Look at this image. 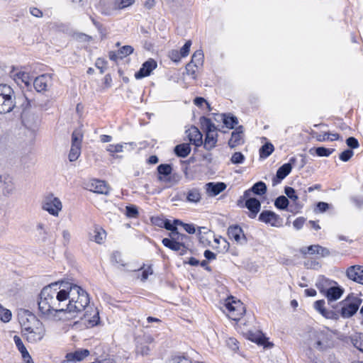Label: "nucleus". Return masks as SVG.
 <instances>
[{
    "label": "nucleus",
    "mask_w": 363,
    "mask_h": 363,
    "mask_svg": "<svg viewBox=\"0 0 363 363\" xmlns=\"http://www.w3.org/2000/svg\"><path fill=\"white\" fill-rule=\"evenodd\" d=\"M62 208V202L58 198L54 196L53 194L45 196L42 203V208L54 216H58Z\"/></svg>",
    "instance_id": "8"
},
{
    "label": "nucleus",
    "mask_w": 363,
    "mask_h": 363,
    "mask_svg": "<svg viewBox=\"0 0 363 363\" xmlns=\"http://www.w3.org/2000/svg\"><path fill=\"white\" fill-rule=\"evenodd\" d=\"M0 160L13 166L18 163L26 166L29 156L23 152L22 145L12 138L4 136L0 138Z\"/></svg>",
    "instance_id": "2"
},
{
    "label": "nucleus",
    "mask_w": 363,
    "mask_h": 363,
    "mask_svg": "<svg viewBox=\"0 0 363 363\" xmlns=\"http://www.w3.org/2000/svg\"><path fill=\"white\" fill-rule=\"evenodd\" d=\"M242 200H245V207H246L250 211L249 216L251 218H255L261 208L260 201L255 197H252L251 196L248 197L241 196L240 200L238 201V204L240 205V203L242 202Z\"/></svg>",
    "instance_id": "12"
},
{
    "label": "nucleus",
    "mask_w": 363,
    "mask_h": 363,
    "mask_svg": "<svg viewBox=\"0 0 363 363\" xmlns=\"http://www.w3.org/2000/svg\"><path fill=\"white\" fill-rule=\"evenodd\" d=\"M346 275L350 280L363 285V266H350L346 270Z\"/></svg>",
    "instance_id": "15"
},
{
    "label": "nucleus",
    "mask_w": 363,
    "mask_h": 363,
    "mask_svg": "<svg viewBox=\"0 0 363 363\" xmlns=\"http://www.w3.org/2000/svg\"><path fill=\"white\" fill-rule=\"evenodd\" d=\"M157 67V62L152 58L145 61L140 69L135 72V77L137 79L149 76L151 72Z\"/></svg>",
    "instance_id": "16"
},
{
    "label": "nucleus",
    "mask_w": 363,
    "mask_h": 363,
    "mask_svg": "<svg viewBox=\"0 0 363 363\" xmlns=\"http://www.w3.org/2000/svg\"><path fill=\"white\" fill-rule=\"evenodd\" d=\"M52 84V76L48 74H41L35 78L33 86L37 92L45 91Z\"/></svg>",
    "instance_id": "13"
},
{
    "label": "nucleus",
    "mask_w": 363,
    "mask_h": 363,
    "mask_svg": "<svg viewBox=\"0 0 363 363\" xmlns=\"http://www.w3.org/2000/svg\"><path fill=\"white\" fill-rule=\"evenodd\" d=\"M162 242L166 247L173 251L179 252V255H184L187 252L173 236L163 238Z\"/></svg>",
    "instance_id": "22"
},
{
    "label": "nucleus",
    "mask_w": 363,
    "mask_h": 363,
    "mask_svg": "<svg viewBox=\"0 0 363 363\" xmlns=\"http://www.w3.org/2000/svg\"><path fill=\"white\" fill-rule=\"evenodd\" d=\"M362 302L360 298L350 294L335 306L332 307L335 309V313H338V318L341 316L343 318H350L357 313Z\"/></svg>",
    "instance_id": "3"
},
{
    "label": "nucleus",
    "mask_w": 363,
    "mask_h": 363,
    "mask_svg": "<svg viewBox=\"0 0 363 363\" xmlns=\"http://www.w3.org/2000/svg\"><path fill=\"white\" fill-rule=\"evenodd\" d=\"M57 286V283H52L41 290L38 301L41 318L52 319L57 313H61L76 317L85 310L89 303V294L85 290L68 282H62L61 289Z\"/></svg>",
    "instance_id": "1"
},
{
    "label": "nucleus",
    "mask_w": 363,
    "mask_h": 363,
    "mask_svg": "<svg viewBox=\"0 0 363 363\" xmlns=\"http://www.w3.org/2000/svg\"><path fill=\"white\" fill-rule=\"evenodd\" d=\"M134 2V0H117V7L118 9H125L130 5H132Z\"/></svg>",
    "instance_id": "56"
},
{
    "label": "nucleus",
    "mask_w": 363,
    "mask_h": 363,
    "mask_svg": "<svg viewBox=\"0 0 363 363\" xmlns=\"http://www.w3.org/2000/svg\"><path fill=\"white\" fill-rule=\"evenodd\" d=\"M18 79H21L22 82L24 83L26 87L28 89L31 87V80L29 77V74L26 72H18L17 74Z\"/></svg>",
    "instance_id": "43"
},
{
    "label": "nucleus",
    "mask_w": 363,
    "mask_h": 363,
    "mask_svg": "<svg viewBox=\"0 0 363 363\" xmlns=\"http://www.w3.org/2000/svg\"><path fill=\"white\" fill-rule=\"evenodd\" d=\"M169 363H192L189 359L182 357H175Z\"/></svg>",
    "instance_id": "64"
},
{
    "label": "nucleus",
    "mask_w": 363,
    "mask_h": 363,
    "mask_svg": "<svg viewBox=\"0 0 363 363\" xmlns=\"http://www.w3.org/2000/svg\"><path fill=\"white\" fill-rule=\"evenodd\" d=\"M199 121L201 128L205 131V133H214L217 130L215 124L208 118L201 116Z\"/></svg>",
    "instance_id": "31"
},
{
    "label": "nucleus",
    "mask_w": 363,
    "mask_h": 363,
    "mask_svg": "<svg viewBox=\"0 0 363 363\" xmlns=\"http://www.w3.org/2000/svg\"><path fill=\"white\" fill-rule=\"evenodd\" d=\"M191 45V41L187 40L185 43V44L183 45V47L180 49L179 53L182 57H185L189 55Z\"/></svg>",
    "instance_id": "53"
},
{
    "label": "nucleus",
    "mask_w": 363,
    "mask_h": 363,
    "mask_svg": "<svg viewBox=\"0 0 363 363\" xmlns=\"http://www.w3.org/2000/svg\"><path fill=\"white\" fill-rule=\"evenodd\" d=\"M205 140L203 145L206 150H211L216 146L218 134L214 133H205Z\"/></svg>",
    "instance_id": "27"
},
{
    "label": "nucleus",
    "mask_w": 363,
    "mask_h": 363,
    "mask_svg": "<svg viewBox=\"0 0 363 363\" xmlns=\"http://www.w3.org/2000/svg\"><path fill=\"white\" fill-rule=\"evenodd\" d=\"M289 204V199L285 196H279L274 201L275 207L279 210H286Z\"/></svg>",
    "instance_id": "36"
},
{
    "label": "nucleus",
    "mask_w": 363,
    "mask_h": 363,
    "mask_svg": "<svg viewBox=\"0 0 363 363\" xmlns=\"http://www.w3.org/2000/svg\"><path fill=\"white\" fill-rule=\"evenodd\" d=\"M70 353L71 354L73 355V357L75 358L74 359H76L77 362L82 361L90 354L89 351L87 349L77 350L74 352Z\"/></svg>",
    "instance_id": "40"
},
{
    "label": "nucleus",
    "mask_w": 363,
    "mask_h": 363,
    "mask_svg": "<svg viewBox=\"0 0 363 363\" xmlns=\"http://www.w3.org/2000/svg\"><path fill=\"white\" fill-rule=\"evenodd\" d=\"M161 223H163V227L167 230L171 231V233H176L177 231V228L175 226L174 222H172L170 220H160Z\"/></svg>",
    "instance_id": "49"
},
{
    "label": "nucleus",
    "mask_w": 363,
    "mask_h": 363,
    "mask_svg": "<svg viewBox=\"0 0 363 363\" xmlns=\"http://www.w3.org/2000/svg\"><path fill=\"white\" fill-rule=\"evenodd\" d=\"M258 220L260 222L269 224L273 227H280L282 225V219L280 216L274 211L269 210H264L262 211L259 216Z\"/></svg>",
    "instance_id": "11"
},
{
    "label": "nucleus",
    "mask_w": 363,
    "mask_h": 363,
    "mask_svg": "<svg viewBox=\"0 0 363 363\" xmlns=\"http://www.w3.org/2000/svg\"><path fill=\"white\" fill-rule=\"evenodd\" d=\"M16 104L13 89L6 84H0V113L11 112Z\"/></svg>",
    "instance_id": "5"
},
{
    "label": "nucleus",
    "mask_w": 363,
    "mask_h": 363,
    "mask_svg": "<svg viewBox=\"0 0 363 363\" xmlns=\"http://www.w3.org/2000/svg\"><path fill=\"white\" fill-rule=\"evenodd\" d=\"M169 56L170 59L175 62H179L180 61L181 58L182 57L180 55L179 52L178 50H172V51H170Z\"/></svg>",
    "instance_id": "59"
},
{
    "label": "nucleus",
    "mask_w": 363,
    "mask_h": 363,
    "mask_svg": "<svg viewBox=\"0 0 363 363\" xmlns=\"http://www.w3.org/2000/svg\"><path fill=\"white\" fill-rule=\"evenodd\" d=\"M111 262L114 264H120L122 266L125 265L123 260L122 259L121 255L119 252H114L111 255Z\"/></svg>",
    "instance_id": "54"
},
{
    "label": "nucleus",
    "mask_w": 363,
    "mask_h": 363,
    "mask_svg": "<svg viewBox=\"0 0 363 363\" xmlns=\"http://www.w3.org/2000/svg\"><path fill=\"white\" fill-rule=\"evenodd\" d=\"M339 138L340 135L338 133H330L329 132H325L323 135H319L317 136V140L320 142L326 140L334 141L339 140Z\"/></svg>",
    "instance_id": "38"
},
{
    "label": "nucleus",
    "mask_w": 363,
    "mask_h": 363,
    "mask_svg": "<svg viewBox=\"0 0 363 363\" xmlns=\"http://www.w3.org/2000/svg\"><path fill=\"white\" fill-rule=\"evenodd\" d=\"M267 190V185L264 182L259 181L256 182L251 189L246 190L243 194V197H248L252 195V193L258 195H264Z\"/></svg>",
    "instance_id": "25"
},
{
    "label": "nucleus",
    "mask_w": 363,
    "mask_h": 363,
    "mask_svg": "<svg viewBox=\"0 0 363 363\" xmlns=\"http://www.w3.org/2000/svg\"><path fill=\"white\" fill-rule=\"evenodd\" d=\"M82 135L77 130H74L72 134V146L69 153V160L70 162L76 161L81 153V144Z\"/></svg>",
    "instance_id": "10"
},
{
    "label": "nucleus",
    "mask_w": 363,
    "mask_h": 363,
    "mask_svg": "<svg viewBox=\"0 0 363 363\" xmlns=\"http://www.w3.org/2000/svg\"><path fill=\"white\" fill-rule=\"evenodd\" d=\"M223 182H208L206 184V193L209 196H216L226 189Z\"/></svg>",
    "instance_id": "24"
},
{
    "label": "nucleus",
    "mask_w": 363,
    "mask_h": 363,
    "mask_svg": "<svg viewBox=\"0 0 363 363\" xmlns=\"http://www.w3.org/2000/svg\"><path fill=\"white\" fill-rule=\"evenodd\" d=\"M12 317L11 311L2 306V311L0 312V319L4 323H8L11 320Z\"/></svg>",
    "instance_id": "46"
},
{
    "label": "nucleus",
    "mask_w": 363,
    "mask_h": 363,
    "mask_svg": "<svg viewBox=\"0 0 363 363\" xmlns=\"http://www.w3.org/2000/svg\"><path fill=\"white\" fill-rule=\"evenodd\" d=\"M0 189L4 196H9L15 191L13 179L9 174L0 175Z\"/></svg>",
    "instance_id": "14"
},
{
    "label": "nucleus",
    "mask_w": 363,
    "mask_h": 363,
    "mask_svg": "<svg viewBox=\"0 0 363 363\" xmlns=\"http://www.w3.org/2000/svg\"><path fill=\"white\" fill-rule=\"evenodd\" d=\"M291 172L290 164H284L277 171L276 176L272 179L273 186L280 183Z\"/></svg>",
    "instance_id": "26"
},
{
    "label": "nucleus",
    "mask_w": 363,
    "mask_h": 363,
    "mask_svg": "<svg viewBox=\"0 0 363 363\" xmlns=\"http://www.w3.org/2000/svg\"><path fill=\"white\" fill-rule=\"evenodd\" d=\"M243 126L240 125L232 132L231 138L228 141V145L230 148H235L243 143Z\"/></svg>",
    "instance_id": "23"
},
{
    "label": "nucleus",
    "mask_w": 363,
    "mask_h": 363,
    "mask_svg": "<svg viewBox=\"0 0 363 363\" xmlns=\"http://www.w3.org/2000/svg\"><path fill=\"white\" fill-rule=\"evenodd\" d=\"M274 148L271 143H267L259 149V155L262 158L268 157L274 151Z\"/></svg>",
    "instance_id": "37"
},
{
    "label": "nucleus",
    "mask_w": 363,
    "mask_h": 363,
    "mask_svg": "<svg viewBox=\"0 0 363 363\" xmlns=\"http://www.w3.org/2000/svg\"><path fill=\"white\" fill-rule=\"evenodd\" d=\"M24 97H25V101L21 105L22 111H23L22 114H24L25 112L32 106V104L33 103V101L29 100L28 99L27 96L25 95Z\"/></svg>",
    "instance_id": "60"
},
{
    "label": "nucleus",
    "mask_w": 363,
    "mask_h": 363,
    "mask_svg": "<svg viewBox=\"0 0 363 363\" xmlns=\"http://www.w3.org/2000/svg\"><path fill=\"white\" fill-rule=\"evenodd\" d=\"M354 155V152L350 149H347L344 150L341 154L340 155L339 157L340 160L343 162H347L349 161L352 157Z\"/></svg>",
    "instance_id": "52"
},
{
    "label": "nucleus",
    "mask_w": 363,
    "mask_h": 363,
    "mask_svg": "<svg viewBox=\"0 0 363 363\" xmlns=\"http://www.w3.org/2000/svg\"><path fill=\"white\" fill-rule=\"evenodd\" d=\"M218 116L220 120L223 121L224 125L230 129H233L234 127L238 123V118L231 113L219 114Z\"/></svg>",
    "instance_id": "29"
},
{
    "label": "nucleus",
    "mask_w": 363,
    "mask_h": 363,
    "mask_svg": "<svg viewBox=\"0 0 363 363\" xmlns=\"http://www.w3.org/2000/svg\"><path fill=\"white\" fill-rule=\"evenodd\" d=\"M89 190L97 194L108 195L110 187L108 184L102 180L93 179L89 184Z\"/></svg>",
    "instance_id": "19"
},
{
    "label": "nucleus",
    "mask_w": 363,
    "mask_h": 363,
    "mask_svg": "<svg viewBox=\"0 0 363 363\" xmlns=\"http://www.w3.org/2000/svg\"><path fill=\"white\" fill-rule=\"evenodd\" d=\"M233 164H242L245 160V156L240 152H235L230 159Z\"/></svg>",
    "instance_id": "51"
},
{
    "label": "nucleus",
    "mask_w": 363,
    "mask_h": 363,
    "mask_svg": "<svg viewBox=\"0 0 363 363\" xmlns=\"http://www.w3.org/2000/svg\"><path fill=\"white\" fill-rule=\"evenodd\" d=\"M191 62L194 64V66L196 67H199V66H201L203 62V53L202 50H196L192 55L191 57Z\"/></svg>",
    "instance_id": "39"
},
{
    "label": "nucleus",
    "mask_w": 363,
    "mask_h": 363,
    "mask_svg": "<svg viewBox=\"0 0 363 363\" xmlns=\"http://www.w3.org/2000/svg\"><path fill=\"white\" fill-rule=\"evenodd\" d=\"M186 199L189 203H199L201 199L200 190L197 188L189 189L186 194Z\"/></svg>",
    "instance_id": "35"
},
{
    "label": "nucleus",
    "mask_w": 363,
    "mask_h": 363,
    "mask_svg": "<svg viewBox=\"0 0 363 363\" xmlns=\"http://www.w3.org/2000/svg\"><path fill=\"white\" fill-rule=\"evenodd\" d=\"M350 200L358 208L363 206V197L352 196Z\"/></svg>",
    "instance_id": "63"
},
{
    "label": "nucleus",
    "mask_w": 363,
    "mask_h": 363,
    "mask_svg": "<svg viewBox=\"0 0 363 363\" xmlns=\"http://www.w3.org/2000/svg\"><path fill=\"white\" fill-rule=\"evenodd\" d=\"M31 320H33V326L28 332L24 333L23 336L28 342L35 343L43 338L45 330L43 323L35 317H31Z\"/></svg>",
    "instance_id": "6"
},
{
    "label": "nucleus",
    "mask_w": 363,
    "mask_h": 363,
    "mask_svg": "<svg viewBox=\"0 0 363 363\" xmlns=\"http://www.w3.org/2000/svg\"><path fill=\"white\" fill-rule=\"evenodd\" d=\"M183 228L189 234H194L196 233V226L194 224L184 223Z\"/></svg>",
    "instance_id": "61"
},
{
    "label": "nucleus",
    "mask_w": 363,
    "mask_h": 363,
    "mask_svg": "<svg viewBox=\"0 0 363 363\" xmlns=\"http://www.w3.org/2000/svg\"><path fill=\"white\" fill-rule=\"evenodd\" d=\"M158 179L164 181L172 174V167L169 164H161L157 166Z\"/></svg>",
    "instance_id": "30"
},
{
    "label": "nucleus",
    "mask_w": 363,
    "mask_h": 363,
    "mask_svg": "<svg viewBox=\"0 0 363 363\" xmlns=\"http://www.w3.org/2000/svg\"><path fill=\"white\" fill-rule=\"evenodd\" d=\"M106 150L111 153L121 152L123 150V145L121 144L109 145L106 147Z\"/></svg>",
    "instance_id": "55"
},
{
    "label": "nucleus",
    "mask_w": 363,
    "mask_h": 363,
    "mask_svg": "<svg viewBox=\"0 0 363 363\" xmlns=\"http://www.w3.org/2000/svg\"><path fill=\"white\" fill-rule=\"evenodd\" d=\"M346 144L347 145L348 147H350L352 149H355L359 147V142L354 137H349L346 140Z\"/></svg>",
    "instance_id": "57"
},
{
    "label": "nucleus",
    "mask_w": 363,
    "mask_h": 363,
    "mask_svg": "<svg viewBox=\"0 0 363 363\" xmlns=\"http://www.w3.org/2000/svg\"><path fill=\"white\" fill-rule=\"evenodd\" d=\"M284 193L288 198H289L294 202H296L297 200L298 199V196L296 194V190L291 186H286L284 188Z\"/></svg>",
    "instance_id": "45"
},
{
    "label": "nucleus",
    "mask_w": 363,
    "mask_h": 363,
    "mask_svg": "<svg viewBox=\"0 0 363 363\" xmlns=\"http://www.w3.org/2000/svg\"><path fill=\"white\" fill-rule=\"evenodd\" d=\"M181 177L178 174H171L166 179L165 182H172L177 184L179 182Z\"/></svg>",
    "instance_id": "62"
},
{
    "label": "nucleus",
    "mask_w": 363,
    "mask_h": 363,
    "mask_svg": "<svg viewBox=\"0 0 363 363\" xmlns=\"http://www.w3.org/2000/svg\"><path fill=\"white\" fill-rule=\"evenodd\" d=\"M169 236H173L175 240L183 247L186 251L190 247V237L178 232V230L176 233H170Z\"/></svg>",
    "instance_id": "28"
},
{
    "label": "nucleus",
    "mask_w": 363,
    "mask_h": 363,
    "mask_svg": "<svg viewBox=\"0 0 363 363\" xmlns=\"http://www.w3.org/2000/svg\"><path fill=\"white\" fill-rule=\"evenodd\" d=\"M331 284H337L335 281H331L322 277L316 284V286L328 299V303L339 299L344 293V289L340 286H332Z\"/></svg>",
    "instance_id": "4"
},
{
    "label": "nucleus",
    "mask_w": 363,
    "mask_h": 363,
    "mask_svg": "<svg viewBox=\"0 0 363 363\" xmlns=\"http://www.w3.org/2000/svg\"><path fill=\"white\" fill-rule=\"evenodd\" d=\"M84 317L85 319H87L89 324L92 327L96 325L100 320L99 313L96 309L94 310V314L91 318H88V314L86 313L84 314Z\"/></svg>",
    "instance_id": "44"
},
{
    "label": "nucleus",
    "mask_w": 363,
    "mask_h": 363,
    "mask_svg": "<svg viewBox=\"0 0 363 363\" xmlns=\"http://www.w3.org/2000/svg\"><path fill=\"white\" fill-rule=\"evenodd\" d=\"M228 235L230 239H233L238 244H245L247 238L242 229L239 225H231L228 229Z\"/></svg>",
    "instance_id": "17"
},
{
    "label": "nucleus",
    "mask_w": 363,
    "mask_h": 363,
    "mask_svg": "<svg viewBox=\"0 0 363 363\" xmlns=\"http://www.w3.org/2000/svg\"><path fill=\"white\" fill-rule=\"evenodd\" d=\"M31 317L35 316L30 313L28 315V317H25L24 315L19 317V323L21 325L23 334L28 332L31 327L33 326V320H31Z\"/></svg>",
    "instance_id": "34"
},
{
    "label": "nucleus",
    "mask_w": 363,
    "mask_h": 363,
    "mask_svg": "<svg viewBox=\"0 0 363 363\" xmlns=\"http://www.w3.org/2000/svg\"><path fill=\"white\" fill-rule=\"evenodd\" d=\"M225 307L228 312V317L233 320H240L245 312L243 303L240 301H228L225 303Z\"/></svg>",
    "instance_id": "9"
},
{
    "label": "nucleus",
    "mask_w": 363,
    "mask_h": 363,
    "mask_svg": "<svg viewBox=\"0 0 363 363\" xmlns=\"http://www.w3.org/2000/svg\"><path fill=\"white\" fill-rule=\"evenodd\" d=\"M214 242L217 244H222L223 247L220 250H219V252H225L228 250L230 247L229 242L224 238H214Z\"/></svg>",
    "instance_id": "50"
},
{
    "label": "nucleus",
    "mask_w": 363,
    "mask_h": 363,
    "mask_svg": "<svg viewBox=\"0 0 363 363\" xmlns=\"http://www.w3.org/2000/svg\"><path fill=\"white\" fill-rule=\"evenodd\" d=\"M318 250L316 251V254L320 255L322 257H326L330 255V252L327 247L318 245Z\"/></svg>",
    "instance_id": "58"
},
{
    "label": "nucleus",
    "mask_w": 363,
    "mask_h": 363,
    "mask_svg": "<svg viewBox=\"0 0 363 363\" xmlns=\"http://www.w3.org/2000/svg\"><path fill=\"white\" fill-rule=\"evenodd\" d=\"M174 152L177 156L184 158L187 157L191 152L190 145L188 143L177 145L174 147Z\"/></svg>",
    "instance_id": "32"
},
{
    "label": "nucleus",
    "mask_w": 363,
    "mask_h": 363,
    "mask_svg": "<svg viewBox=\"0 0 363 363\" xmlns=\"http://www.w3.org/2000/svg\"><path fill=\"white\" fill-rule=\"evenodd\" d=\"M309 341L311 346L323 350L328 347V334L323 330H313L310 334Z\"/></svg>",
    "instance_id": "7"
},
{
    "label": "nucleus",
    "mask_w": 363,
    "mask_h": 363,
    "mask_svg": "<svg viewBox=\"0 0 363 363\" xmlns=\"http://www.w3.org/2000/svg\"><path fill=\"white\" fill-rule=\"evenodd\" d=\"M125 215L129 218H136L138 215V208L135 205L127 206Z\"/></svg>",
    "instance_id": "47"
},
{
    "label": "nucleus",
    "mask_w": 363,
    "mask_h": 363,
    "mask_svg": "<svg viewBox=\"0 0 363 363\" xmlns=\"http://www.w3.org/2000/svg\"><path fill=\"white\" fill-rule=\"evenodd\" d=\"M134 49L130 45H124L118 50L120 58H123L133 53Z\"/></svg>",
    "instance_id": "48"
},
{
    "label": "nucleus",
    "mask_w": 363,
    "mask_h": 363,
    "mask_svg": "<svg viewBox=\"0 0 363 363\" xmlns=\"http://www.w3.org/2000/svg\"><path fill=\"white\" fill-rule=\"evenodd\" d=\"M325 301L324 300H318L315 301L314 308L316 311H318L323 316L326 318L337 320L338 319V313H335V311L327 310L325 307Z\"/></svg>",
    "instance_id": "21"
},
{
    "label": "nucleus",
    "mask_w": 363,
    "mask_h": 363,
    "mask_svg": "<svg viewBox=\"0 0 363 363\" xmlns=\"http://www.w3.org/2000/svg\"><path fill=\"white\" fill-rule=\"evenodd\" d=\"M314 150L316 155L319 157H328L335 151V149L318 147L315 148Z\"/></svg>",
    "instance_id": "42"
},
{
    "label": "nucleus",
    "mask_w": 363,
    "mask_h": 363,
    "mask_svg": "<svg viewBox=\"0 0 363 363\" xmlns=\"http://www.w3.org/2000/svg\"><path fill=\"white\" fill-rule=\"evenodd\" d=\"M186 133L189 142L196 147L203 145V135L196 126H191Z\"/></svg>",
    "instance_id": "18"
},
{
    "label": "nucleus",
    "mask_w": 363,
    "mask_h": 363,
    "mask_svg": "<svg viewBox=\"0 0 363 363\" xmlns=\"http://www.w3.org/2000/svg\"><path fill=\"white\" fill-rule=\"evenodd\" d=\"M97 8L104 15H111L112 11L118 9L117 0H100Z\"/></svg>",
    "instance_id": "20"
},
{
    "label": "nucleus",
    "mask_w": 363,
    "mask_h": 363,
    "mask_svg": "<svg viewBox=\"0 0 363 363\" xmlns=\"http://www.w3.org/2000/svg\"><path fill=\"white\" fill-rule=\"evenodd\" d=\"M249 339L256 342L257 345H262L264 347H272L273 344L269 342L267 340V338L265 337L262 334H250Z\"/></svg>",
    "instance_id": "33"
},
{
    "label": "nucleus",
    "mask_w": 363,
    "mask_h": 363,
    "mask_svg": "<svg viewBox=\"0 0 363 363\" xmlns=\"http://www.w3.org/2000/svg\"><path fill=\"white\" fill-rule=\"evenodd\" d=\"M106 236V232L101 228H96L94 231V235L91 236V240L101 244Z\"/></svg>",
    "instance_id": "41"
}]
</instances>
